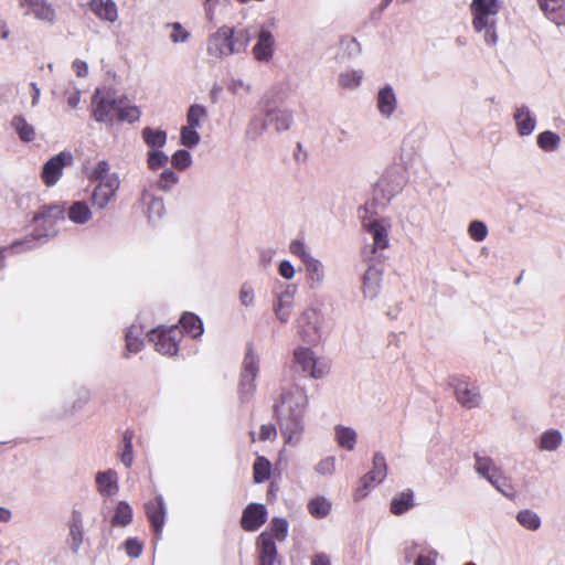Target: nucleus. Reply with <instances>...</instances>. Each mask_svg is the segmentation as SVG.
Returning <instances> with one entry per match:
<instances>
[{"instance_id":"obj_1","label":"nucleus","mask_w":565,"mask_h":565,"mask_svg":"<svg viewBox=\"0 0 565 565\" xmlns=\"http://www.w3.org/2000/svg\"><path fill=\"white\" fill-rule=\"evenodd\" d=\"M501 9L500 0H471L469 4L471 28L490 50L495 49L500 41L499 15Z\"/></svg>"},{"instance_id":"obj_2","label":"nucleus","mask_w":565,"mask_h":565,"mask_svg":"<svg viewBox=\"0 0 565 565\" xmlns=\"http://www.w3.org/2000/svg\"><path fill=\"white\" fill-rule=\"evenodd\" d=\"M260 372V359L248 348L239 371L238 383H237V398L239 403L246 404L250 402L256 393L257 379Z\"/></svg>"},{"instance_id":"obj_3","label":"nucleus","mask_w":565,"mask_h":565,"mask_svg":"<svg viewBox=\"0 0 565 565\" xmlns=\"http://www.w3.org/2000/svg\"><path fill=\"white\" fill-rule=\"evenodd\" d=\"M120 102H127V96L119 95L110 87L96 88L92 97V115L98 122L113 125L120 107Z\"/></svg>"},{"instance_id":"obj_4","label":"nucleus","mask_w":565,"mask_h":565,"mask_svg":"<svg viewBox=\"0 0 565 565\" xmlns=\"http://www.w3.org/2000/svg\"><path fill=\"white\" fill-rule=\"evenodd\" d=\"M64 207L58 204H51L42 206L39 212L34 215L33 222L35 224L34 232L29 238L33 247L34 241L43 242L49 237L56 235L57 230L55 227L58 220L64 218Z\"/></svg>"},{"instance_id":"obj_5","label":"nucleus","mask_w":565,"mask_h":565,"mask_svg":"<svg viewBox=\"0 0 565 565\" xmlns=\"http://www.w3.org/2000/svg\"><path fill=\"white\" fill-rule=\"evenodd\" d=\"M308 403L306 390L299 385H292L288 388H282L280 403L274 406V412L275 415L305 416Z\"/></svg>"},{"instance_id":"obj_6","label":"nucleus","mask_w":565,"mask_h":565,"mask_svg":"<svg viewBox=\"0 0 565 565\" xmlns=\"http://www.w3.org/2000/svg\"><path fill=\"white\" fill-rule=\"evenodd\" d=\"M149 342L154 344L156 351L163 355H175L178 344L182 338V330L178 326L169 328L158 327L147 332Z\"/></svg>"},{"instance_id":"obj_7","label":"nucleus","mask_w":565,"mask_h":565,"mask_svg":"<svg viewBox=\"0 0 565 565\" xmlns=\"http://www.w3.org/2000/svg\"><path fill=\"white\" fill-rule=\"evenodd\" d=\"M294 359L301 370L309 373L312 379H322L329 373V362L323 358L316 356L309 348H297L294 352Z\"/></svg>"},{"instance_id":"obj_8","label":"nucleus","mask_w":565,"mask_h":565,"mask_svg":"<svg viewBox=\"0 0 565 565\" xmlns=\"http://www.w3.org/2000/svg\"><path fill=\"white\" fill-rule=\"evenodd\" d=\"M258 108L268 119V126H274L277 132H284L290 129L294 122L292 111L271 105L267 94L260 98Z\"/></svg>"},{"instance_id":"obj_9","label":"nucleus","mask_w":565,"mask_h":565,"mask_svg":"<svg viewBox=\"0 0 565 565\" xmlns=\"http://www.w3.org/2000/svg\"><path fill=\"white\" fill-rule=\"evenodd\" d=\"M233 35V28L225 25L220 28L207 40V54L214 58L237 54V50L232 41Z\"/></svg>"},{"instance_id":"obj_10","label":"nucleus","mask_w":565,"mask_h":565,"mask_svg":"<svg viewBox=\"0 0 565 565\" xmlns=\"http://www.w3.org/2000/svg\"><path fill=\"white\" fill-rule=\"evenodd\" d=\"M275 417L285 444L298 446L305 433V416L275 415Z\"/></svg>"},{"instance_id":"obj_11","label":"nucleus","mask_w":565,"mask_h":565,"mask_svg":"<svg viewBox=\"0 0 565 565\" xmlns=\"http://www.w3.org/2000/svg\"><path fill=\"white\" fill-rule=\"evenodd\" d=\"M18 4L21 9H26L25 14L32 15L49 26L56 23V10L47 0H18Z\"/></svg>"},{"instance_id":"obj_12","label":"nucleus","mask_w":565,"mask_h":565,"mask_svg":"<svg viewBox=\"0 0 565 565\" xmlns=\"http://www.w3.org/2000/svg\"><path fill=\"white\" fill-rule=\"evenodd\" d=\"M387 476V465L385 457L376 452L373 457V468L361 479V487L356 491V499H362L374 484L381 483Z\"/></svg>"},{"instance_id":"obj_13","label":"nucleus","mask_w":565,"mask_h":565,"mask_svg":"<svg viewBox=\"0 0 565 565\" xmlns=\"http://www.w3.org/2000/svg\"><path fill=\"white\" fill-rule=\"evenodd\" d=\"M276 41L271 31L262 25L256 34V43L252 47V54L258 63H269L275 54Z\"/></svg>"},{"instance_id":"obj_14","label":"nucleus","mask_w":565,"mask_h":565,"mask_svg":"<svg viewBox=\"0 0 565 565\" xmlns=\"http://www.w3.org/2000/svg\"><path fill=\"white\" fill-rule=\"evenodd\" d=\"M404 183L403 175L396 170H387L375 184L374 193L376 198L388 202L402 191Z\"/></svg>"},{"instance_id":"obj_15","label":"nucleus","mask_w":565,"mask_h":565,"mask_svg":"<svg viewBox=\"0 0 565 565\" xmlns=\"http://www.w3.org/2000/svg\"><path fill=\"white\" fill-rule=\"evenodd\" d=\"M73 156L71 152L62 151L47 160L42 169V179L47 186H53L62 177L63 169L72 164Z\"/></svg>"},{"instance_id":"obj_16","label":"nucleus","mask_w":565,"mask_h":565,"mask_svg":"<svg viewBox=\"0 0 565 565\" xmlns=\"http://www.w3.org/2000/svg\"><path fill=\"white\" fill-rule=\"evenodd\" d=\"M257 565H280L277 546L268 532L259 534L256 541Z\"/></svg>"},{"instance_id":"obj_17","label":"nucleus","mask_w":565,"mask_h":565,"mask_svg":"<svg viewBox=\"0 0 565 565\" xmlns=\"http://www.w3.org/2000/svg\"><path fill=\"white\" fill-rule=\"evenodd\" d=\"M457 401L466 408H475L480 405L481 396L479 388L467 380H456L452 383Z\"/></svg>"},{"instance_id":"obj_18","label":"nucleus","mask_w":565,"mask_h":565,"mask_svg":"<svg viewBox=\"0 0 565 565\" xmlns=\"http://www.w3.org/2000/svg\"><path fill=\"white\" fill-rule=\"evenodd\" d=\"M119 188L120 182L116 180L97 183L90 195L92 205L97 210H105L110 202L115 201Z\"/></svg>"},{"instance_id":"obj_19","label":"nucleus","mask_w":565,"mask_h":565,"mask_svg":"<svg viewBox=\"0 0 565 565\" xmlns=\"http://www.w3.org/2000/svg\"><path fill=\"white\" fill-rule=\"evenodd\" d=\"M545 18L565 34V0H536Z\"/></svg>"},{"instance_id":"obj_20","label":"nucleus","mask_w":565,"mask_h":565,"mask_svg":"<svg viewBox=\"0 0 565 565\" xmlns=\"http://www.w3.org/2000/svg\"><path fill=\"white\" fill-rule=\"evenodd\" d=\"M267 520V509L260 503H249L243 511L241 525L245 531H257Z\"/></svg>"},{"instance_id":"obj_21","label":"nucleus","mask_w":565,"mask_h":565,"mask_svg":"<svg viewBox=\"0 0 565 565\" xmlns=\"http://www.w3.org/2000/svg\"><path fill=\"white\" fill-rule=\"evenodd\" d=\"M97 492L104 499L116 495L119 491L118 473L114 469L98 471L95 475Z\"/></svg>"},{"instance_id":"obj_22","label":"nucleus","mask_w":565,"mask_h":565,"mask_svg":"<svg viewBox=\"0 0 565 565\" xmlns=\"http://www.w3.org/2000/svg\"><path fill=\"white\" fill-rule=\"evenodd\" d=\"M376 109L380 115L390 119L397 109V97L392 85L386 84L376 94Z\"/></svg>"},{"instance_id":"obj_23","label":"nucleus","mask_w":565,"mask_h":565,"mask_svg":"<svg viewBox=\"0 0 565 565\" xmlns=\"http://www.w3.org/2000/svg\"><path fill=\"white\" fill-rule=\"evenodd\" d=\"M145 508L146 514L154 531V535L158 539L162 532L167 513L162 495H157L154 500L146 503Z\"/></svg>"},{"instance_id":"obj_24","label":"nucleus","mask_w":565,"mask_h":565,"mask_svg":"<svg viewBox=\"0 0 565 565\" xmlns=\"http://www.w3.org/2000/svg\"><path fill=\"white\" fill-rule=\"evenodd\" d=\"M299 334L307 343L316 342L319 335L317 312L315 309L305 310L298 319Z\"/></svg>"},{"instance_id":"obj_25","label":"nucleus","mask_w":565,"mask_h":565,"mask_svg":"<svg viewBox=\"0 0 565 565\" xmlns=\"http://www.w3.org/2000/svg\"><path fill=\"white\" fill-rule=\"evenodd\" d=\"M88 8L103 22L114 24L119 19L118 7L114 0H89Z\"/></svg>"},{"instance_id":"obj_26","label":"nucleus","mask_w":565,"mask_h":565,"mask_svg":"<svg viewBox=\"0 0 565 565\" xmlns=\"http://www.w3.org/2000/svg\"><path fill=\"white\" fill-rule=\"evenodd\" d=\"M140 201L149 222L159 221L164 215L166 209L162 198L154 195L150 189L143 188Z\"/></svg>"},{"instance_id":"obj_27","label":"nucleus","mask_w":565,"mask_h":565,"mask_svg":"<svg viewBox=\"0 0 565 565\" xmlns=\"http://www.w3.org/2000/svg\"><path fill=\"white\" fill-rule=\"evenodd\" d=\"M516 131L521 137L532 135L536 127V117L525 105L516 106L513 113Z\"/></svg>"},{"instance_id":"obj_28","label":"nucleus","mask_w":565,"mask_h":565,"mask_svg":"<svg viewBox=\"0 0 565 565\" xmlns=\"http://www.w3.org/2000/svg\"><path fill=\"white\" fill-rule=\"evenodd\" d=\"M366 231L373 239V253L379 249H385L388 246V228L390 223L384 220H374L369 224H364Z\"/></svg>"},{"instance_id":"obj_29","label":"nucleus","mask_w":565,"mask_h":565,"mask_svg":"<svg viewBox=\"0 0 565 565\" xmlns=\"http://www.w3.org/2000/svg\"><path fill=\"white\" fill-rule=\"evenodd\" d=\"M303 267L308 287L312 290L321 288L326 280V267L322 262L311 257L303 263Z\"/></svg>"},{"instance_id":"obj_30","label":"nucleus","mask_w":565,"mask_h":565,"mask_svg":"<svg viewBox=\"0 0 565 565\" xmlns=\"http://www.w3.org/2000/svg\"><path fill=\"white\" fill-rule=\"evenodd\" d=\"M295 292V286H287L285 290L277 296L276 303L274 305V311L277 319L282 323H286L289 320Z\"/></svg>"},{"instance_id":"obj_31","label":"nucleus","mask_w":565,"mask_h":565,"mask_svg":"<svg viewBox=\"0 0 565 565\" xmlns=\"http://www.w3.org/2000/svg\"><path fill=\"white\" fill-rule=\"evenodd\" d=\"M86 175L90 182L96 183H104L110 180L120 182L119 174L117 172H110V164L106 160H99L90 169L86 168Z\"/></svg>"},{"instance_id":"obj_32","label":"nucleus","mask_w":565,"mask_h":565,"mask_svg":"<svg viewBox=\"0 0 565 565\" xmlns=\"http://www.w3.org/2000/svg\"><path fill=\"white\" fill-rule=\"evenodd\" d=\"M382 270L370 266L363 276V295L365 298L375 299L380 292Z\"/></svg>"},{"instance_id":"obj_33","label":"nucleus","mask_w":565,"mask_h":565,"mask_svg":"<svg viewBox=\"0 0 565 565\" xmlns=\"http://www.w3.org/2000/svg\"><path fill=\"white\" fill-rule=\"evenodd\" d=\"M473 459L476 472L488 482L501 471V468H499L494 463L493 459L488 456H482L479 452H476Z\"/></svg>"},{"instance_id":"obj_34","label":"nucleus","mask_w":565,"mask_h":565,"mask_svg":"<svg viewBox=\"0 0 565 565\" xmlns=\"http://www.w3.org/2000/svg\"><path fill=\"white\" fill-rule=\"evenodd\" d=\"M414 505V492L407 489L393 497L391 501V512L394 515H402L413 509Z\"/></svg>"},{"instance_id":"obj_35","label":"nucleus","mask_w":565,"mask_h":565,"mask_svg":"<svg viewBox=\"0 0 565 565\" xmlns=\"http://www.w3.org/2000/svg\"><path fill=\"white\" fill-rule=\"evenodd\" d=\"M67 216L73 223L83 225L92 220L93 213L86 202L76 201L68 207Z\"/></svg>"},{"instance_id":"obj_36","label":"nucleus","mask_w":565,"mask_h":565,"mask_svg":"<svg viewBox=\"0 0 565 565\" xmlns=\"http://www.w3.org/2000/svg\"><path fill=\"white\" fill-rule=\"evenodd\" d=\"M334 439L338 445L347 450H353L356 444L358 434L349 426L337 425L334 427Z\"/></svg>"},{"instance_id":"obj_37","label":"nucleus","mask_w":565,"mask_h":565,"mask_svg":"<svg viewBox=\"0 0 565 565\" xmlns=\"http://www.w3.org/2000/svg\"><path fill=\"white\" fill-rule=\"evenodd\" d=\"M563 443V434L558 429H547L540 436L537 447L543 451H555Z\"/></svg>"},{"instance_id":"obj_38","label":"nucleus","mask_w":565,"mask_h":565,"mask_svg":"<svg viewBox=\"0 0 565 565\" xmlns=\"http://www.w3.org/2000/svg\"><path fill=\"white\" fill-rule=\"evenodd\" d=\"M145 143L150 149H161L167 143V132L161 129L145 127L141 131Z\"/></svg>"},{"instance_id":"obj_39","label":"nucleus","mask_w":565,"mask_h":565,"mask_svg":"<svg viewBox=\"0 0 565 565\" xmlns=\"http://www.w3.org/2000/svg\"><path fill=\"white\" fill-rule=\"evenodd\" d=\"M180 323L182 329L194 339L201 337L204 331L202 320L191 312L183 313Z\"/></svg>"},{"instance_id":"obj_40","label":"nucleus","mask_w":565,"mask_h":565,"mask_svg":"<svg viewBox=\"0 0 565 565\" xmlns=\"http://www.w3.org/2000/svg\"><path fill=\"white\" fill-rule=\"evenodd\" d=\"M132 521V509L127 501H119L111 518V525L126 527Z\"/></svg>"},{"instance_id":"obj_41","label":"nucleus","mask_w":565,"mask_h":565,"mask_svg":"<svg viewBox=\"0 0 565 565\" xmlns=\"http://www.w3.org/2000/svg\"><path fill=\"white\" fill-rule=\"evenodd\" d=\"M268 119L263 114L254 115L245 130V135L248 139L255 140L260 137L268 129Z\"/></svg>"},{"instance_id":"obj_42","label":"nucleus","mask_w":565,"mask_h":565,"mask_svg":"<svg viewBox=\"0 0 565 565\" xmlns=\"http://www.w3.org/2000/svg\"><path fill=\"white\" fill-rule=\"evenodd\" d=\"M11 126L17 131L21 141L30 142L34 140L35 129L23 116H14L12 118Z\"/></svg>"},{"instance_id":"obj_43","label":"nucleus","mask_w":565,"mask_h":565,"mask_svg":"<svg viewBox=\"0 0 565 565\" xmlns=\"http://www.w3.org/2000/svg\"><path fill=\"white\" fill-rule=\"evenodd\" d=\"M362 79H363V71L347 70L339 74L338 83L344 89L354 90L360 87Z\"/></svg>"},{"instance_id":"obj_44","label":"nucleus","mask_w":565,"mask_h":565,"mask_svg":"<svg viewBox=\"0 0 565 565\" xmlns=\"http://www.w3.org/2000/svg\"><path fill=\"white\" fill-rule=\"evenodd\" d=\"M502 495L512 500L515 498L516 491L509 477L504 476L502 470L489 481Z\"/></svg>"},{"instance_id":"obj_45","label":"nucleus","mask_w":565,"mask_h":565,"mask_svg":"<svg viewBox=\"0 0 565 565\" xmlns=\"http://www.w3.org/2000/svg\"><path fill=\"white\" fill-rule=\"evenodd\" d=\"M207 119V109L200 104H193L189 107L186 113V125L191 128L199 129L202 122Z\"/></svg>"},{"instance_id":"obj_46","label":"nucleus","mask_w":565,"mask_h":565,"mask_svg":"<svg viewBox=\"0 0 565 565\" xmlns=\"http://www.w3.org/2000/svg\"><path fill=\"white\" fill-rule=\"evenodd\" d=\"M57 97L63 96L71 108H76L81 102V90L74 85L73 82H67L61 89L57 88L53 92Z\"/></svg>"},{"instance_id":"obj_47","label":"nucleus","mask_w":565,"mask_h":565,"mask_svg":"<svg viewBox=\"0 0 565 565\" xmlns=\"http://www.w3.org/2000/svg\"><path fill=\"white\" fill-rule=\"evenodd\" d=\"M516 521L529 531H536L541 526L540 515L530 509L519 511L516 514Z\"/></svg>"},{"instance_id":"obj_48","label":"nucleus","mask_w":565,"mask_h":565,"mask_svg":"<svg viewBox=\"0 0 565 565\" xmlns=\"http://www.w3.org/2000/svg\"><path fill=\"white\" fill-rule=\"evenodd\" d=\"M308 511L317 519L327 516L331 511V502L324 497H317L309 501Z\"/></svg>"},{"instance_id":"obj_49","label":"nucleus","mask_w":565,"mask_h":565,"mask_svg":"<svg viewBox=\"0 0 565 565\" xmlns=\"http://www.w3.org/2000/svg\"><path fill=\"white\" fill-rule=\"evenodd\" d=\"M233 33L234 35L232 41L234 43V47L237 50V54L244 52L253 40L254 33L248 28H233Z\"/></svg>"},{"instance_id":"obj_50","label":"nucleus","mask_w":565,"mask_h":565,"mask_svg":"<svg viewBox=\"0 0 565 565\" xmlns=\"http://www.w3.org/2000/svg\"><path fill=\"white\" fill-rule=\"evenodd\" d=\"M271 465L265 457L258 456L253 465V476L256 483L266 481L270 476Z\"/></svg>"},{"instance_id":"obj_51","label":"nucleus","mask_w":565,"mask_h":565,"mask_svg":"<svg viewBox=\"0 0 565 565\" xmlns=\"http://www.w3.org/2000/svg\"><path fill=\"white\" fill-rule=\"evenodd\" d=\"M32 248H33V245H31L30 239L18 241V242H14L10 246L0 248V269L4 268V260L8 255L21 253V252L29 250Z\"/></svg>"},{"instance_id":"obj_52","label":"nucleus","mask_w":565,"mask_h":565,"mask_svg":"<svg viewBox=\"0 0 565 565\" xmlns=\"http://www.w3.org/2000/svg\"><path fill=\"white\" fill-rule=\"evenodd\" d=\"M537 146L544 151H554L558 148L561 138L553 131L546 130L537 135Z\"/></svg>"},{"instance_id":"obj_53","label":"nucleus","mask_w":565,"mask_h":565,"mask_svg":"<svg viewBox=\"0 0 565 565\" xmlns=\"http://www.w3.org/2000/svg\"><path fill=\"white\" fill-rule=\"evenodd\" d=\"M140 116L141 111L138 106L127 105L126 102H120V107H118L117 113L118 120L132 124L138 121Z\"/></svg>"},{"instance_id":"obj_54","label":"nucleus","mask_w":565,"mask_h":565,"mask_svg":"<svg viewBox=\"0 0 565 565\" xmlns=\"http://www.w3.org/2000/svg\"><path fill=\"white\" fill-rule=\"evenodd\" d=\"M168 161V156L160 149H150L147 153V167L151 171L164 168Z\"/></svg>"},{"instance_id":"obj_55","label":"nucleus","mask_w":565,"mask_h":565,"mask_svg":"<svg viewBox=\"0 0 565 565\" xmlns=\"http://www.w3.org/2000/svg\"><path fill=\"white\" fill-rule=\"evenodd\" d=\"M70 534L72 537V550L74 553H77L83 542L82 519L79 513L74 514L73 522L70 529Z\"/></svg>"},{"instance_id":"obj_56","label":"nucleus","mask_w":565,"mask_h":565,"mask_svg":"<svg viewBox=\"0 0 565 565\" xmlns=\"http://www.w3.org/2000/svg\"><path fill=\"white\" fill-rule=\"evenodd\" d=\"M201 141V136L198 132V129L191 128L185 125L181 128L180 131V143L186 148H194Z\"/></svg>"},{"instance_id":"obj_57","label":"nucleus","mask_w":565,"mask_h":565,"mask_svg":"<svg viewBox=\"0 0 565 565\" xmlns=\"http://www.w3.org/2000/svg\"><path fill=\"white\" fill-rule=\"evenodd\" d=\"M166 29H171L169 36L170 41L174 44L185 43L189 41L191 34L186 31L183 25L179 22H170L164 25Z\"/></svg>"},{"instance_id":"obj_58","label":"nucleus","mask_w":565,"mask_h":565,"mask_svg":"<svg viewBox=\"0 0 565 565\" xmlns=\"http://www.w3.org/2000/svg\"><path fill=\"white\" fill-rule=\"evenodd\" d=\"M178 182V174L171 169H166L159 175V179L157 180V186L164 192H169Z\"/></svg>"},{"instance_id":"obj_59","label":"nucleus","mask_w":565,"mask_h":565,"mask_svg":"<svg viewBox=\"0 0 565 565\" xmlns=\"http://www.w3.org/2000/svg\"><path fill=\"white\" fill-rule=\"evenodd\" d=\"M468 234L473 241L482 242L488 236V226L482 221H471L468 225Z\"/></svg>"},{"instance_id":"obj_60","label":"nucleus","mask_w":565,"mask_h":565,"mask_svg":"<svg viewBox=\"0 0 565 565\" xmlns=\"http://www.w3.org/2000/svg\"><path fill=\"white\" fill-rule=\"evenodd\" d=\"M270 535L275 536L278 541H285L288 534V522L282 518H274L269 524Z\"/></svg>"},{"instance_id":"obj_61","label":"nucleus","mask_w":565,"mask_h":565,"mask_svg":"<svg viewBox=\"0 0 565 565\" xmlns=\"http://www.w3.org/2000/svg\"><path fill=\"white\" fill-rule=\"evenodd\" d=\"M239 302L245 308L255 306V290L250 282L245 281L242 284L238 292Z\"/></svg>"},{"instance_id":"obj_62","label":"nucleus","mask_w":565,"mask_h":565,"mask_svg":"<svg viewBox=\"0 0 565 565\" xmlns=\"http://www.w3.org/2000/svg\"><path fill=\"white\" fill-rule=\"evenodd\" d=\"M172 166L178 170H184L192 164V156L185 149L177 150L171 157Z\"/></svg>"},{"instance_id":"obj_63","label":"nucleus","mask_w":565,"mask_h":565,"mask_svg":"<svg viewBox=\"0 0 565 565\" xmlns=\"http://www.w3.org/2000/svg\"><path fill=\"white\" fill-rule=\"evenodd\" d=\"M315 471L320 476H332L335 472V457L328 456L319 460L315 466Z\"/></svg>"},{"instance_id":"obj_64","label":"nucleus","mask_w":565,"mask_h":565,"mask_svg":"<svg viewBox=\"0 0 565 565\" xmlns=\"http://www.w3.org/2000/svg\"><path fill=\"white\" fill-rule=\"evenodd\" d=\"M289 252L299 257L302 264L313 257L301 239L291 241L289 244Z\"/></svg>"}]
</instances>
